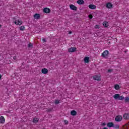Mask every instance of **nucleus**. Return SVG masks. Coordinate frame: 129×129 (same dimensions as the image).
<instances>
[{
	"instance_id": "obj_1",
	"label": "nucleus",
	"mask_w": 129,
	"mask_h": 129,
	"mask_svg": "<svg viewBox=\"0 0 129 129\" xmlns=\"http://www.w3.org/2000/svg\"><path fill=\"white\" fill-rule=\"evenodd\" d=\"M114 99H118V100H123L124 97L123 96H120L118 94H116L113 96Z\"/></svg>"
},
{
	"instance_id": "obj_2",
	"label": "nucleus",
	"mask_w": 129,
	"mask_h": 129,
	"mask_svg": "<svg viewBox=\"0 0 129 129\" xmlns=\"http://www.w3.org/2000/svg\"><path fill=\"white\" fill-rule=\"evenodd\" d=\"M109 54V51H108V50H105L102 52L101 56L103 58L106 59V58H107V57H108Z\"/></svg>"
},
{
	"instance_id": "obj_3",
	"label": "nucleus",
	"mask_w": 129,
	"mask_h": 129,
	"mask_svg": "<svg viewBox=\"0 0 129 129\" xmlns=\"http://www.w3.org/2000/svg\"><path fill=\"white\" fill-rule=\"evenodd\" d=\"M13 20H15V21H14V23L15 24V25L20 26L22 25V24H23V22H22V20L19 19L16 20L15 18H13Z\"/></svg>"
},
{
	"instance_id": "obj_4",
	"label": "nucleus",
	"mask_w": 129,
	"mask_h": 129,
	"mask_svg": "<svg viewBox=\"0 0 129 129\" xmlns=\"http://www.w3.org/2000/svg\"><path fill=\"white\" fill-rule=\"evenodd\" d=\"M122 117L121 115H117L115 118V121H121Z\"/></svg>"
},
{
	"instance_id": "obj_5",
	"label": "nucleus",
	"mask_w": 129,
	"mask_h": 129,
	"mask_svg": "<svg viewBox=\"0 0 129 129\" xmlns=\"http://www.w3.org/2000/svg\"><path fill=\"white\" fill-rule=\"evenodd\" d=\"M76 51V47H71L68 49V52L69 53H73V52H75Z\"/></svg>"
},
{
	"instance_id": "obj_6",
	"label": "nucleus",
	"mask_w": 129,
	"mask_h": 129,
	"mask_svg": "<svg viewBox=\"0 0 129 129\" xmlns=\"http://www.w3.org/2000/svg\"><path fill=\"white\" fill-rule=\"evenodd\" d=\"M88 8L90 10H96V6L92 4H90L88 6Z\"/></svg>"
},
{
	"instance_id": "obj_7",
	"label": "nucleus",
	"mask_w": 129,
	"mask_h": 129,
	"mask_svg": "<svg viewBox=\"0 0 129 129\" xmlns=\"http://www.w3.org/2000/svg\"><path fill=\"white\" fill-rule=\"evenodd\" d=\"M51 12V10L48 8H45L43 9V13L45 14H49Z\"/></svg>"
},
{
	"instance_id": "obj_8",
	"label": "nucleus",
	"mask_w": 129,
	"mask_h": 129,
	"mask_svg": "<svg viewBox=\"0 0 129 129\" xmlns=\"http://www.w3.org/2000/svg\"><path fill=\"white\" fill-rule=\"evenodd\" d=\"M6 122V119H5V117L3 116H1L0 117V123H5Z\"/></svg>"
},
{
	"instance_id": "obj_9",
	"label": "nucleus",
	"mask_w": 129,
	"mask_h": 129,
	"mask_svg": "<svg viewBox=\"0 0 129 129\" xmlns=\"http://www.w3.org/2000/svg\"><path fill=\"white\" fill-rule=\"evenodd\" d=\"M113 5L111 3H108L106 4V7L107 9H111Z\"/></svg>"
},
{
	"instance_id": "obj_10",
	"label": "nucleus",
	"mask_w": 129,
	"mask_h": 129,
	"mask_svg": "<svg viewBox=\"0 0 129 129\" xmlns=\"http://www.w3.org/2000/svg\"><path fill=\"white\" fill-rule=\"evenodd\" d=\"M70 8L72 11H76L77 10V7L73 5H71Z\"/></svg>"
},
{
	"instance_id": "obj_11",
	"label": "nucleus",
	"mask_w": 129,
	"mask_h": 129,
	"mask_svg": "<svg viewBox=\"0 0 129 129\" xmlns=\"http://www.w3.org/2000/svg\"><path fill=\"white\" fill-rule=\"evenodd\" d=\"M94 80H97V81H99L100 80V76L95 75L93 77Z\"/></svg>"
},
{
	"instance_id": "obj_12",
	"label": "nucleus",
	"mask_w": 129,
	"mask_h": 129,
	"mask_svg": "<svg viewBox=\"0 0 129 129\" xmlns=\"http://www.w3.org/2000/svg\"><path fill=\"white\" fill-rule=\"evenodd\" d=\"M41 72L43 74H47L48 72V69L46 68L42 69L41 70Z\"/></svg>"
},
{
	"instance_id": "obj_13",
	"label": "nucleus",
	"mask_w": 129,
	"mask_h": 129,
	"mask_svg": "<svg viewBox=\"0 0 129 129\" xmlns=\"http://www.w3.org/2000/svg\"><path fill=\"white\" fill-rule=\"evenodd\" d=\"M114 124L113 123V122H109L107 123V126H108V127H113V125Z\"/></svg>"
},
{
	"instance_id": "obj_14",
	"label": "nucleus",
	"mask_w": 129,
	"mask_h": 129,
	"mask_svg": "<svg viewBox=\"0 0 129 129\" xmlns=\"http://www.w3.org/2000/svg\"><path fill=\"white\" fill-rule=\"evenodd\" d=\"M34 19H36V20H39V19H40V18H41V15L39 14H35L34 16Z\"/></svg>"
},
{
	"instance_id": "obj_15",
	"label": "nucleus",
	"mask_w": 129,
	"mask_h": 129,
	"mask_svg": "<svg viewBox=\"0 0 129 129\" xmlns=\"http://www.w3.org/2000/svg\"><path fill=\"white\" fill-rule=\"evenodd\" d=\"M77 114V112L74 110H72L71 111V115H73V116H74Z\"/></svg>"
},
{
	"instance_id": "obj_16",
	"label": "nucleus",
	"mask_w": 129,
	"mask_h": 129,
	"mask_svg": "<svg viewBox=\"0 0 129 129\" xmlns=\"http://www.w3.org/2000/svg\"><path fill=\"white\" fill-rule=\"evenodd\" d=\"M85 63H89V57L86 56L84 58Z\"/></svg>"
},
{
	"instance_id": "obj_17",
	"label": "nucleus",
	"mask_w": 129,
	"mask_h": 129,
	"mask_svg": "<svg viewBox=\"0 0 129 129\" xmlns=\"http://www.w3.org/2000/svg\"><path fill=\"white\" fill-rule=\"evenodd\" d=\"M77 4H78V5H84V1L83 0H78L77 2Z\"/></svg>"
},
{
	"instance_id": "obj_18",
	"label": "nucleus",
	"mask_w": 129,
	"mask_h": 129,
	"mask_svg": "<svg viewBox=\"0 0 129 129\" xmlns=\"http://www.w3.org/2000/svg\"><path fill=\"white\" fill-rule=\"evenodd\" d=\"M103 26H104V27H105V28H107V27L108 26V22L105 21L103 23Z\"/></svg>"
},
{
	"instance_id": "obj_19",
	"label": "nucleus",
	"mask_w": 129,
	"mask_h": 129,
	"mask_svg": "<svg viewBox=\"0 0 129 129\" xmlns=\"http://www.w3.org/2000/svg\"><path fill=\"white\" fill-rule=\"evenodd\" d=\"M33 122H34V123H37V122H39V119L38 118H33Z\"/></svg>"
},
{
	"instance_id": "obj_20",
	"label": "nucleus",
	"mask_w": 129,
	"mask_h": 129,
	"mask_svg": "<svg viewBox=\"0 0 129 129\" xmlns=\"http://www.w3.org/2000/svg\"><path fill=\"white\" fill-rule=\"evenodd\" d=\"M19 29L20 31H25V30H26V27H25V26H22L19 27Z\"/></svg>"
},
{
	"instance_id": "obj_21",
	"label": "nucleus",
	"mask_w": 129,
	"mask_h": 129,
	"mask_svg": "<svg viewBox=\"0 0 129 129\" xmlns=\"http://www.w3.org/2000/svg\"><path fill=\"white\" fill-rule=\"evenodd\" d=\"M114 88L116 90H118L119 89V85L116 84L114 85Z\"/></svg>"
},
{
	"instance_id": "obj_22",
	"label": "nucleus",
	"mask_w": 129,
	"mask_h": 129,
	"mask_svg": "<svg viewBox=\"0 0 129 129\" xmlns=\"http://www.w3.org/2000/svg\"><path fill=\"white\" fill-rule=\"evenodd\" d=\"M113 127H114V128L118 129L119 128V125L118 124H114Z\"/></svg>"
},
{
	"instance_id": "obj_23",
	"label": "nucleus",
	"mask_w": 129,
	"mask_h": 129,
	"mask_svg": "<svg viewBox=\"0 0 129 129\" xmlns=\"http://www.w3.org/2000/svg\"><path fill=\"white\" fill-rule=\"evenodd\" d=\"M125 102H129V97H126L124 99Z\"/></svg>"
},
{
	"instance_id": "obj_24",
	"label": "nucleus",
	"mask_w": 129,
	"mask_h": 129,
	"mask_svg": "<svg viewBox=\"0 0 129 129\" xmlns=\"http://www.w3.org/2000/svg\"><path fill=\"white\" fill-rule=\"evenodd\" d=\"M55 104H59L60 103V100H55L54 101Z\"/></svg>"
},
{
	"instance_id": "obj_25",
	"label": "nucleus",
	"mask_w": 129,
	"mask_h": 129,
	"mask_svg": "<svg viewBox=\"0 0 129 129\" xmlns=\"http://www.w3.org/2000/svg\"><path fill=\"white\" fill-rule=\"evenodd\" d=\"M63 122L64 123V124H68L69 121L67 120H64Z\"/></svg>"
},
{
	"instance_id": "obj_26",
	"label": "nucleus",
	"mask_w": 129,
	"mask_h": 129,
	"mask_svg": "<svg viewBox=\"0 0 129 129\" xmlns=\"http://www.w3.org/2000/svg\"><path fill=\"white\" fill-rule=\"evenodd\" d=\"M112 71H113V69H109L107 71L108 73H110V72H112Z\"/></svg>"
},
{
	"instance_id": "obj_27",
	"label": "nucleus",
	"mask_w": 129,
	"mask_h": 129,
	"mask_svg": "<svg viewBox=\"0 0 129 129\" xmlns=\"http://www.w3.org/2000/svg\"><path fill=\"white\" fill-rule=\"evenodd\" d=\"M33 44L31 43H29L28 44V48H31V47H33Z\"/></svg>"
},
{
	"instance_id": "obj_28",
	"label": "nucleus",
	"mask_w": 129,
	"mask_h": 129,
	"mask_svg": "<svg viewBox=\"0 0 129 129\" xmlns=\"http://www.w3.org/2000/svg\"><path fill=\"white\" fill-rule=\"evenodd\" d=\"M52 110H53V108H50L47 109V111H49V112L52 111Z\"/></svg>"
},
{
	"instance_id": "obj_29",
	"label": "nucleus",
	"mask_w": 129,
	"mask_h": 129,
	"mask_svg": "<svg viewBox=\"0 0 129 129\" xmlns=\"http://www.w3.org/2000/svg\"><path fill=\"white\" fill-rule=\"evenodd\" d=\"M92 18H93V16L92 15H89V19H92Z\"/></svg>"
},
{
	"instance_id": "obj_30",
	"label": "nucleus",
	"mask_w": 129,
	"mask_h": 129,
	"mask_svg": "<svg viewBox=\"0 0 129 129\" xmlns=\"http://www.w3.org/2000/svg\"><path fill=\"white\" fill-rule=\"evenodd\" d=\"M105 124H106L105 123H102L101 124V125H102V126H105Z\"/></svg>"
},
{
	"instance_id": "obj_31",
	"label": "nucleus",
	"mask_w": 129,
	"mask_h": 129,
	"mask_svg": "<svg viewBox=\"0 0 129 129\" xmlns=\"http://www.w3.org/2000/svg\"><path fill=\"white\" fill-rule=\"evenodd\" d=\"M42 41H43V43H46V39L43 38Z\"/></svg>"
},
{
	"instance_id": "obj_32",
	"label": "nucleus",
	"mask_w": 129,
	"mask_h": 129,
	"mask_svg": "<svg viewBox=\"0 0 129 129\" xmlns=\"http://www.w3.org/2000/svg\"><path fill=\"white\" fill-rule=\"evenodd\" d=\"M13 59L14 60H17V56H14Z\"/></svg>"
},
{
	"instance_id": "obj_33",
	"label": "nucleus",
	"mask_w": 129,
	"mask_h": 129,
	"mask_svg": "<svg viewBox=\"0 0 129 129\" xmlns=\"http://www.w3.org/2000/svg\"><path fill=\"white\" fill-rule=\"evenodd\" d=\"M69 34H72V31H69Z\"/></svg>"
},
{
	"instance_id": "obj_34",
	"label": "nucleus",
	"mask_w": 129,
	"mask_h": 129,
	"mask_svg": "<svg viewBox=\"0 0 129 129\" xmlns=\"http://www.w3.org/2000/svg\"><path fill=\"white\" fill-rule=\"evenodd\" d=\"M107 128H108L107 127H103L102 129H107Z\"/></svg>"
},
{
	"instance_id": "obj_35",
	"label": "nucleus",
	"mask_w": 129,
	"mask_h": 129,
	"mask_svg": "<svg viewBox=\"0 0 129 129\" xmlns=\"http://www.w3.org/2000/svg\"><path fill=\"white\" fill-rule=\"evenodd\" d=\"M2 78V75H0V79Z\"/></svg>"
},
{
	"instance_id": "obj_36",
	"label": "nucleus",
	"mask_w": 129,
	"mask_h": 129,
	"mask_svg": "<svg viewBox=\"0 0 129 129\" xmlns=\"http://www.w3.org/2000/svg\"><path fill=\"white\" fill-rule=\"evenodd\" d=\"M127 125H129V123H127Z\"/></svg>"
},
{
	"instance_id": "obj_37",
	"label": "nucleus",
	"mask_w": 129,
	"mask_h": 129,
	"mask_svg": "<svg viewBox=\"0 0 129 129\" xmlns=\"http://www.w3.org/2000/svg\"><path fill=\"white\" fill-rule=\"evenodd\" d=\"M0 28H2V25H0Z\"/></svg>"
},
{
	"instance_id": "obj_38",
	"label": "nucleus",
	"mask_w": 129,
	"mask_h": 129,
	"mask_svg": "<svg viewBox=\"0 0 129 129\" xmlns=\"http://www.w3.org/2000/svg\"><path fill=\"white\" fill-rule=\"evenodd\" d=\"M42 129H46V128H42Z\"/></svg>"
}]
</instances>
